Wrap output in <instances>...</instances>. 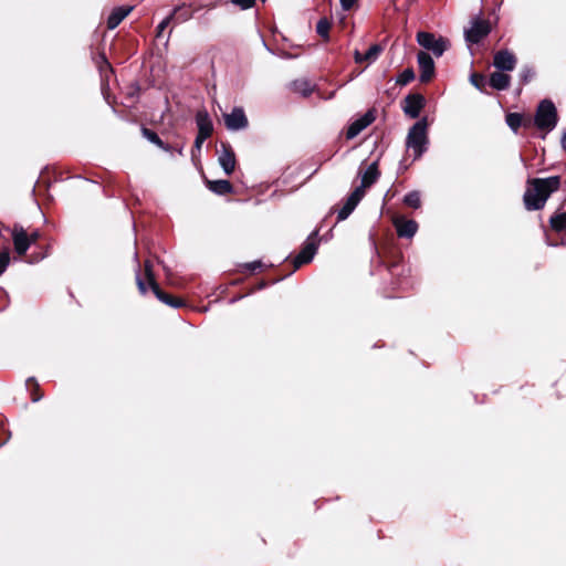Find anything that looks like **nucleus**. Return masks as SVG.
<instances>
[{
	"mask_svg": "<svg viewBox=\"0 0 566 566\" xmlns=\"http://www.w3.org/2000/svg\"><path fill=\"white\" fill-rule=\"evenodd\" d=\"M523 195L524 207L527 211L542 210L552 193L556 192L562 184L560 176L547 178H530Z\"/></svg>",
	"mask_w": 566,
	"mask_h": 566,
	"instance_id": "1",
	"label": "nucleus"
},
{
	"mask_svg": "<svg viewBox=\"0 0 566 566\" xmlns=\"http://www.w3.org/2000/svg\"><path fill=\"white\" fill-rule=\"evenodd\" d=\"M428 122L427 117L417 120L410 128L406 138V147L411 149L415 159L420 158L427 150L428 146Z\"/></svg>",
	"mask_w": 566,
	"mask_h": 566,
	"instance_id": "2",
	"label": "nucleus"
},
{
	"mask_svg": "<svg viewBox=\"0 0 566 566\" xmlns=\"http://www.w3.org/2000/svg\"><path fill=\"white\" fill-rule=\"evenodd\" d=\"M558 122L557 109L555 104L551 99H543L538 103L535 115L534 126L544 133L542 138H545L546 134L555 129Z\"/></svg>",
	"mask_w": 566,
	"mask_h": 566,
	"instance_id": "3",
	"label": "nucleus"
},
{
	"mask_svg": "<svg viewBox=\"0 0 566 566\" xmlns=\"http://www.w3.org/2000/svg\"><path fill=\"white\" fill-rule=\"evenodd\" d=\"M492 31L489 20L482 19L481 14L474 17L470 21V28L464 30V39L470 44H478L486 38Z\"/></svg>",
	"mask_w": 566,
	"mask_h": 566,
	"instance_id": "4",
	"label": "nucleus"
},
{
	"mask_svg": "<svg viewBox=\"0 0 566 566\" xmlns=\"http://www.w3.org/2000/svg\"><path fill=\"white\" fill-rule=\"evenodd\" d=\"M417 42L423 49L431 51L437 57L443 55L450 43L447 39L437 38L433 33L420 31L417 33Z\"/></svg>",
	"mask_w": 566,
	"mask_h": 566,
	"instance_id": "5",
	"label": "nucleus"
},
{
	"mask_svg": "<svg viewBox=\"0 0 566 566\" xmlns=\"http://www.w3.org/2000/svg\"><path fill=\"white\" fill-rule=\"evenodd\" d=\"M318 235V230H314L307 238L306 242L302 247L300 253L293 259L294 269H298L303 264L310 263L315 256L318 243L315 238Z\"/></svg>",
	"mask_w": 566,
	"mask_h": 566,
	"instance_id": "6",
	"label": "nucleus"
},
{
	"mask_svg": "<svg viewBox=\"0 0 566 566\" xmlns=\"http://www.w3.org/2000/svg\"><path fill=\"white\" fill-rule=\"evenodd\" d=\"M224 124L231 132L243 130L249 126V120L242 107H233L231 113L224 114Z\"/></svg>",
	"mask_w": 566,
	"mask_h": 566,
	"instance_id": "7",
	"label": "nucleus"
},
{
	"mask_svg": "<svg viewBox=\"0 0 566 566\" xmlns=\"http://www.w3.org/2000/svg\"><path fill=\"white\" fill-rule=\"evenodd\" d=\"M424 105L426 99L421 94H408L403 98L402 111L410 118H418Z\"/></svg>",
	"mask_w": 566,
	"mask_h": 566,
	"instance_id": "8",
	"label": "nucleus"
},
{
	"mask_svg": "<svg viewBox=\"0 0 566 566\" xmlns=\"http://www.w3.org/2000/svg\"><path fill=\"white\" fill-rule=\"evenodd\" d=\"M376 119L375 109H368L359 118L352 122L346 132V138L353 139Z\"/></svg>",
	"mask_w": 566,
	"mask_h": 566,
	"instance_id": "9",
	"label": "nucleus"
},
{
	"mask_svg": "<svg viewBox=\"0 0 566 566\" xmlns=\"http://www.w3.org/2000/svg\"><path fill=\"white\" fill-rule=\"evenodd\" d=\"M365 191L355 188V190L346 198L344 206L337 212V221L346 220L356 209L360 200L364 198Z\"/></svg>",
	"mask_w": 566,
	"mask_h": 566,
	"instance_id": "10",
	"label": "nucleus"
},
{
	"mask_svg": "<svg viewBox=\"0 0 566 566\" xmlns=\"http://www.w3.org/2000/svg\"><path fill=\"white\" fill-rule=\"evenodd\" d=\"M11 235L15 253L20 256L24 255L31 247L27 231L22 226L14 224Z\"/></svg>",
	"mask_w": 566,
	"mask_h": 566,
	"instance_id": "11",
	"label": "nucleus"
},
{
	"mask_svg": "<svg viewBox=\"0 0 566 566\" xmlns=\"http://www.w3.org/2000/svg\"><path fill=\"white\" fill-rule=\"evenodd\" d=\"M418 65L420 69L419 81L428 83L434 75V62L431 55L424 51H420L417 55Z\"/></svg>",
	"mask_w": 566,
	"mask_h": 566,
	"instance_id": "12",
	"label": "nucleus"
},
{
	"mask_svg": "<svg viewBox=\"0 0 566 566\" xmlns=\"http://www.w3.org/2000/svg\"><path fill=\"white\" fill-rule=\"evenodd\" d=\"M493 65L502 72L513 71L516 65V57L509 50H500L494 54Z\"/></svg>",
	"mask_w": 566,
	"mask_h": 566,
	"instance_id": "13",
	"label": "nucleus"
},
{
	"mask_svg": "<svg viewBox=\"0 0 566 566\" xmlns=\"http://www.w3.org/2000/svg\"><path fill=\"white\" fill-rule=\"evenodd\" d=\"M218 161L227 176H230L234 171L237 161L231 146L224 144L221 145Z\"/></svg>",
	"mask_w": 566,
	"mask_h": 566,
	"instance_id": "14",
	"label": "nucleus"
},
{
	"mask_svg": "<svg viewBox=\"0 0 566 566\" xmlns=\"http://www.w3.org/2000/svg\"><path fill=\"white\" fill-rule=\"evenodd\" d=\"M196 125L199 135L210 137L213 133V123L206 108H200L196 113Z\"/></svg>",
	"mask_w": 566,
	"mask_h": 566,
	"instance_id": "15",
	"label": "nucleus"
},
{
	"mask_svg": "<svg viewBox=\"0 0 566 566\" xmlns=\"http://www.w3.org/2000/svg\"><path fill=\"white\" fill-rule=\"evenodd\" d=\"M394 224L399 238L411 239L418 230V223L415 220L396 219Z\"/></svg>",
	"mask_w": 566,
	"mask_h": 566,
	"instance_id": "16",
	"label": "nucleus"
},
{
	"mask_svg": "<svg viewBox=\"0 0 566 566\" xmlns=\"http://www.w3.org/2000/svg\"><path fill=\"white\" fill-rule=\"evenodd\" d=\"M155 296L163 302L164 304L174 307L179 308L184 306V301L180 298H176L167 293H165L158 285L157 282H153V286L150 287Z\"/></svg>",
	"mask_w": 566,
	"mask_h": 566,
	"instance_id": "17",
	"label": "nucleus"
},
{
	"mask_svg": "<svg viewBox=\"0 0 566 566\" xmlns=\"http://www.w3.org/2000/svg\"><path fill=\"white\" fill-rule=\"evenodd\" d=\"M379 178V170L377 161L371 163L361 176L360 186L356 187L365 191L366 188L374 185Z\"/></svg>",
	"mask_w": 566,
	"mask_h": 566,
	"instance_id": "18",
	"label": "nucleus"
},
{
	"mask_svg": "<svg viewBox=\"0 0 566 566\" xmlns=\"http://www.w3.org/2000/svg\"><path fill=\"white\" fill-rule=\"evenodd\" d=\"M132 7H117L115 8L107 19V28L113 30L130 13Z\"/></svg>",
	"mask_w": 566,
	"mask_h": 566,
	"instance_id": "19",
	"label": "nucleus"
},
{
	"mask_svg": "<svg viewBox=\"0 0 566 566\" xmlns=\"http://www.w3.org/2000/svg\"><path fill=\"white\" fill-rule=\"evenodd\" d=\"M208 189L218 196H224L233 192V186L229 180H208Z\"/></svg>",
	"mask_w": 566,
	"mask_h": 566,
	"instance_id": "20",
	"label": "nucleus"
},
{
	"mask_svg": "<svg viewBox=\"0 0 566 566\" xmlns=\"http://www.w3.org/2000/svg\"><path fill=\"white\" fill-rule=\"evenodd\" d=\"M510 82L511 77L507 74L503 73L502 71L492 73L489 80L490 86L497 91L507 90L510 86Z\"/></svg>",
	"mask_w": 566,
	"mask_h": 566,
	"instance_id": "21",
	"label": "nucleus"
},
{
	"mask_svg": "<svg viewBox=\"0 0 566 566\" xmlns=\"http://www.w3.org/2000/svg\"><path fill=\"white\" fill-rule=\"evenodd\" d=\"M292 90L304 97H307L313 92V85L307 80H296L292 83Z\"/></svg>",
	"mask_w": 566,
	"mask_h": 566,
	"instance_id": "22",
	"label": "nucleus"
},
{
	"mask_svg": "<svg viewBox=\"0 0 566 566\" xmlns=\"http://www.w3.org/2000/svg\"><path fill=\"white\" fill-rule=\"evenodd\" d=\"M506 125L511 128L513 133H517L523 124V115L521 113H509L505 116Z\"/></svg>",
	"mask_w": 566,
	"mask_h": 566,
	"instance_id": "23",
	"label": "nucleus"
},
{
	"mask_svg": "<svg viewBox=\"0 0 566 566\" xmlns=\"http://www.w3.org/2000/svg\"><path fill=\"white\" fill-rule=\"evenodd\" d=\"M549 223L555 231H566V212L555 213L551 217Z\"/></svg>",
	"mask_w": 566,
	"mask_h": 566,
	"instance_id": "24",
	"label": "nucleus"
},
{
	"mask_svg": "<svg viewBox=\"0 0 566 566\" xmlns=\"http://www.w3.org/2000/svg\"><path fill=\"white\" fill-rule=\"evenodd\" d=\"M403 203L409 206V207H411V208H413V209L420 208V206H421L420 192L418 190H413V191L408 192L403 197Z\"/></svg>",
	"mask_w": 566,
	"mask_h": 566,
	"instance_id": "25",
	"label": "nucleus"
},
{
	"mask_svg": "<svg viewBox=\"0 0 566 566\" xmlns=\"http://www.w3.org/2000/svg\"><path fill=\"white\" fill-rule=\"evenodd\" d=\"M329 29H331V22L327 18H322L318 20L316 24V32L317 34L323 38L324 40L329 39Z\"/></svg>",
	"mask_w": 566,
	"mask_h": 566,
	"instance_id": "26",
	"label": "nucleus"
},
{
	"mask_svg": "<svg viewBox=\"0 0 566 566\" xmlns=\"http://www.w3.org/2000/svg\"><path fill=\"white\" fill-rule=\"evenodd\" d=\"M535 70L531 65H523L520 71V82L525 85L535 77Z\"/></svg>",
	"mask_w": 566,
	"mask_h": 566,
	"instance_id": "27",
	"label": "nucleus"
},
{
	"mask_svg": "<svg viewBox=\"0 0 566 566\" xmlns=\"http://www.w3.org/2000/svg\"><path fill=\"white\" fill-rule=\"evenodd\" d=\"M415 71L411 67L405 69L397 77L396 83L400 86H405L415 80Z\"/></svg>",
	"mask_w": 566,
	"mask_h": 566,
	"instance_id": "28",
	"label": "nucleus"
},
{
	"mask_svg": "<svg viewBox=\"0 0 566 566\" xmlns=\"http://www.w3.org/2000/svg\"><path fill=\"white\" fill-rule=\"evenodd\" d=\"M382 46L380 44H373L366 53H364L363 59H365L367 62H375L380 53L382 52Z\"/></svg>",
	"mask_w": 566,
	"mask_h": 566,
	"instance_id": "29",
	"label": "nucleus"
},
{
	"mask_svg": "<svg viewBox=\"0 0 566 566\" xmlns=\"http://www.w3.org/2000/svg\"><path fill=\"white\" fill-rule=\"evenodd\" d=\"M142 133L143 136L151 144L156 145L157 147H164V142L154 130L143 127Z\"/></svg>",
	"mask_w": 566,
	"mask_h": 566,
	"instance_id": "30",
	"label": "nucleus"
},
{
	"mask_svg": "<svg viewBox=\"0 0 566 566\" xmlns=\"http://www.w3.org/2000/svg\"><path fill=\"white\" fill-rule=\"evenodd\" d=\"M30 384H32L34 386V389L31 390V400H32V402H38L43 397V395L39 392V384L34 377L28 378L27 386H29Z\"/></svg>",
	"mask_w": 566,
	"mask_h": 566,
	"instance_id": "31",
	"label": "nucleus"
},
{
	"mask_svg": "<svg viewBox=\"0 0 566 566\" xmlns=\"http://www.w3.org/2000/svg\"><path fill=\"white\" fill-rule=\"evenodd\" d=\"M172 19L185 22L188 19H190L191 14L187 10H182V8L178 7L174 10V12L170 14Z\"/></svg>",
	"mask_w": 566,
	"mask_h": 566,
	"instance_id": "32",
	"label": "nucleus"
},
{
	"mask_svg": "<svg viewBox=\"0 0 566 566\" xmlns=\"http://www.w3.org/2000/svg\"><path fill=\"white\" fill-rule=\"evenodd\" d=\"M10 263L9 252L2 251L0 252V275L7 270Z\"/></svg>",
	"mask_w": 566,
	"mask_h": 566,
	"instance_id": "33",
	"label": "nucleus"
},
{
	"mask_svg": "<svg viewBox=\"0 0 566 566\" xmlns=\"http://www.w3.org/2000/svg\"><path fill=\"white\" fill-rule=\"evenodd\" d=\"M135 276H136L135 279H136V284H137L139 293L145 295L147 293V286H146V283L144 282V280L142 279V276H140L139 269L136 270Z\"/></svg>",
	"mask_w": 566,
	"mask_h": 566,
	"instance_id": "34",
	"label": "nucleus"
},
{
	"mask_svg": "<svg viewBox=\"0 0 566 566\" xmlns=\"http://www.w3.org/2000/svg\"><path fill=\"white\" fill-rule=\"evenodd\" d=\"M144 268H145V274L147 276V280L149 282V286L151 287L153 286V282H156L155 281V277H154V273H153V265L150 263V261H146L145 264H144Z\"/></svg>",
	"mask_w": 566,
	"mask_h": 566,
	"instance_id": "35",
	"label": "nucleus"
},
{
	"mask_svg": "<svg viewBox=\"0 0 566 566\" xmlns=\"http://www.w3.org/2000/svg\"><path fill=\"white\" fill-rule=\"evenodd\" d=\"M254 2H255V0H232L233 4L239 6L243 10L250 9L251 7H253Z\"/></svg>",
	"mask_w": 566,
	"mask_h": 566,
	"instance_id": "36",
	"label": "nucleus"
},
{
	"mask_svg": "<svg viewBox=\"0 0 566 566\" xmlns=\"http://www.w3.org/2000/svg\"><path fill=\"white\" fill-rule=\"evenodd\" d=\"M483 76L482 75H478V74H472L470 76V82L471 84L476 87L478 90H481V85H482V82H483Z\"/></svg>",
	"mask_w": 566,
	"mask_h": 566,
	"instance_id": "37",
	"label": "nucleus"
},
{
	"mask_svg": "<svg viewBox=\"0 0 566 566\" xmlns=\"http://www.w3.org/2000/svg\"><path fill=\"white\" fill-rule=\"evenodd\" d=\"M171 19V15H169L157 25V36H160L161 32L167 28Z\"/></svg>",
	"mask_w": 566,
	"mask_h": 566,
	"instance_id": "38",
	"label": "nucleus"
},
{
	"mask_svg": "<svg viewBox=\"0 0 566 566\" xmlns=\"http://www.w3.org/2000/svg\"><path fill=\"white\" fill-rule=\"evenodd\" d=\"M358 0H339L340 7L344 11H349Z\"/></svg>",
	"mask_w": 566,
	"mask_h": 566,
	"instance_id": "39",
	"label": "nucleus"
},
{
	"mask_svg": "<svg viewBox=\"0 0 566 566\" xmlns=\"http://www.w3.org/2000/svg\"><path fill=\"white\" fill-rule=\"evenodd\" d=\"M208 138H209V137H206V136H202V135L197 134L196 139H195V145H193V147H195L198 151H200L202 144H203Z\"/></svg>",
	"mask_w": 566,
	"mask_h": 566,
	"instance_id": "40",
	"label": "nucleus"
},
{
	"mask_svg": "<svg viewBox=\"0 0 566 566\" xmlns=\"http://www.w3.org/2000/svg\"><path fill=\"white\" fill-rule=\"evenodd\" d=\"M244 266L247 269H249L250 271H255L258 269H261L262 262L261 261H253V262L247 263Z\"/></svg>",
	"mask_w": 566,
	"mask_h": 566,
	"instance_id": "41",
	"label": "nucleus"
},
{
	"mask_svg": "<svg viewBox=\"0 0 566 566\" xmlns=\"http://www.w3.org/2000/svg\"><path fill=\"white\" fill-rule=\"evenodd\" d=\"M28 235L31 244L35 243L41 238V233L39 230H34Z\"/></svg>",
	"mask_w": 566,
	"mask_h": 566,
	"instance_id": "42",
	"label": "nucleus"
},
{
	"mask_svg": "<svg viewBox=\"0 0 566 566\" xmlns=\"http://www.w3.org/2000/svg\"><path fill=\"white\" fill-rule=\"evenodd\" d=\"M46 256V254H31L29 263H38L39 261L43 260Z\"/></svg>",
	"mask_w": 566,
	"mask_h": 566,
	"instance_id": "43",
	"label": "nucleus"
},
{
	"mask_svg": "<svg viewBox=\"0 0 566 566\" xmlns=\"http://www.w3.org/2000/svg\"><path fill=\"white\" fill-rule=\"evenodd\" d=\"M523 127L525 128H530L532 126H534V117L531 118V117H524L523 116V124H522Z\"/></svg>",
	"mask_w": 566,
	"mask_h": 566,
	"instance_id": "44",
	"label": "nucleus"
},
{
	"mask_svg": "<svg viewBox=\"0 0 566 566\" xmlns=\"http://www.w3.org/2000/svg\"><path fill=\"white\" fill-rule=\"evenodd\" d=\"M363 56H364V54H361L358 50L355 51L354 59H355L356 63L365 62L366 60L363 59Z\"/></svg>",
	"mask_w": 566,
	"mask_h": 566,
	"instance_id": "45",
	"label": "nucleus"
},
{
	"mask_svg": "<svg viewBox=\"0 0 566 566\" xmlns=\"http://www.w3.org/2000/svg\"><path fill=\"white\" fill-rule=\"evenodd\" d=\"M2 430L6 432V439L0 441V448L3 447L11 438V432L7 430L6 428H2Z\"/></svg>",
	"mask_w": 566,
	"mask_h": 566,
	"instance_id": "46",
	"label": "nucleus"
},
{
	"mask_svg": "<svg viewBox=\"0 0 566 566\" xmlns=\"http://www.w3.org/2000/svg\"><path fill=\"white\" fill-rule=\"evenodd\" d=\"M560 147L563 150L566 151V129L563 132L562 138H560Z\"/></svg>",
	"mask_w": 566,
	"mask_h": 566,
	"instance_id": "47",
	"label": "nucleus"
},
{
	"mask_svg": "<svg viewBox=\"0 0 566 566\" xmlns=\"http://www.w3.org/2000/svg\"><path fill=\"white\" fill-rule=\"evenodd\" d=\"M159 148L167 153H172V150H174L172 146H170L169 144H166V143H164V147H159Z\"/></svg>",
	"mask_w": 566,
	"mask_h": 566,
	"instance_id": "48",
	"label": "nucleus"
},
{
	"mask_svg": "<svg viewBox=\"0 0 566 566\" xmlns=\"http://www.w3.org/2000/svg\"><path fill=\"white\" fill-rule=\"evenodd\" d=\"M2 428H4L3 426H0V441L6 439V432L2 430Z\"/></svg>",
	"mask_w": 566,
	"mask_h": 566,
	"instance_id": "49",
	"label": "nucleus"
},
{
	"mask_svg": "<svg viewBox=\"0 0 566 566\" xmlns=\"http://www.w3.org/2000/svg\"><path fill=\"white\" fill-rule=\"evenodd\" d=\"M177 153L181 156V155H182V147H179V148L177 149Z\"/></svg>",
	"mask_w": 566,
	"mask_h": 566,
	"instance_id": "50",
	"label": "nucleus"
}]
</instances>
